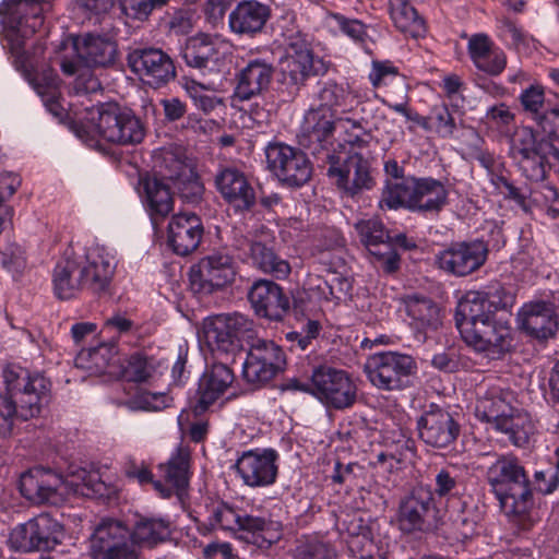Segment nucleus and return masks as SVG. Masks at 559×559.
Wrapping results in <instances>:
<instances>
[{
    "instance_id": "nucleus-1",
    "label": "nucleus",
    "mask_w": 559,
    "mask_h": 559,
    "mask_svg": "<svg viewBox=\"0 0 559 559\" xmlns=\"http://www.w3.org/2000/svg\"><path fill=\"white\" fill-rule=\"evenodd\" d=\"M496 302L481 292L469 290L459 300L455 323L462 340L475 352L499 357L512 347L509 320L497 316Z\"/></svg>"
},
{
    "instance_id": "nucleus-2",
    "label": "nucleus",
    "mask_w": 559,
    "mask_h": 559,
    "mask_svg": "<svg viewBox=\"0 0 559 559\" xmlns=\"http://www.w3.org/2000/svg\"><path fill=\"white\" fill-rule=\"evenodd\" d=\"M117 56L115 40L104 35L86 33L62 40L56 51L55 61L64 75L73 76V93L88 95L102 90L94 69L112 66Z\"/></svg>"
},
{
    "instance_id": "nucleus-3",
    "label": "nucleus",
    "mask_w": 559,
    "mask_h": 559,
    "mask_svg": "<svg viewBox=\"0 0 559 559\" xmlns=\"http://www.w3.org/2000/svg\"><path fill=\"white\" fill-rule=\"evenodd\" d=\"M488 460L486 479L508 516H523L533 506L528 476L520 460L511 454H484Z\"/></svg>"
},
{
    "instance_id": "nucleus-4",
    "label": "nucleus",
    "mask_w": 559,
    "mask_h": 559,
    "mask_svg": "<svg viewBox=\"0 0 559 559\" xmlns=\"http://www.w3.org/2000/svg\"><path fill=\"white\" fill-rule=\"evenodd\" d=\"M209 521L211 526L231 531L237 538L259 548L269 547L282 537L280 521L270 516L241 514L226 503L213 506Z\"/></svg>"
},
{
    "instance_id": "nucleus-5",
    "label": "nucleus",
    "mask_w": 559,
    "mask_h": 559,
    "mask_svg": "<svg viewBox=\"0 0 559 559\" xmlns=\"http://www.w3.org/2000/svg\"><path fill=\"white\" fill-rule=\"evenodd\" d=\"M509 156L527 179L539 181L546 176L548 157L559 159V151L532 127L519 126L509 135Z\"/></svg>"
},
{
    "instance_id": "nucleus-6",
    "label": "nucleus",
    "mask_w": 559,
    "mask_h": 559,
    "mask_svg": "<svg viewBox=\"0 0 559 559\" xmlns=\"http://www.w3.org/2000/svg\"><path fill=\"white\" fill-rule=\"evenodd\" d=\"M5 391L20 406L21 419L27 420L39 415L50 401L51 383L40 372H29L19 366L3 370Z\"/></svg>"
},
{
    "instance_id": "nucleus-7",
    "label": "nucleus",
    "mask_w": 559,
    "mask_h": 559,
    "mask_svg": "<svg viewBox=\"0 0 559 559\" xmlns=\"http://www.w3.org/2000/svg\"><path fill=\"white\" fill-rule=\"evenodd\" d=\"M46 0H3L0 16L10 50L16 57L24 55L25 40L44 23L43 4Z\"/></svg>"
},
{
    "instance_id": "nucleus-8",
    "label": "nucleus",
    "mask_w": 559,
    "mask_h": 559,
    "mask_svg": "<svg viewBox=\"0 0 559 559\" xmlns=\"http://www.w3.org/2000/svg\"><path fill=\"white\" fill-rule=\"evenodd\" d=\"M98 135L114 144H135L143 140L144 129L135 115L116 103L102 104L87 111Z\"/></svg>"
},
{
    "instance_id": "nucleus-9",
    "label": "nucleus",
    "mask_w": 559,
    "mask_h": 559,
    "mask_svg": "<svg viewBox=\"0 0 559 559\" xmlns=\"http://www.w3.org/2000/svg\"><path fill=\"white\" fill-rule=\"evenodd\" d=\"M415 359L399 352H380L370 355L364 371L370 383L379 390H403L411 384V377L416 373Z\"/></svg>"
},
{
    "instance_id": "nucleus-10",
    "label": "nucleus",
    "mask_w": 559,
    "mask_h": 559,
    "mask_svg": "<svg viewBox=\"0 0 559 559\" xmlns=\"http://www.w3.org/2000/svg\"><path fill=\"white\" fill-rule=\"evenodd\" d=\"M253 333V322L241 313L216 314L203 320L199 337L213 353L229 354L241 347V340Z\"/></svg>"
},
{
    "instance_id": "nucleus-11",
    "label": "nucleus",
    "mask_w": 559,
    "mask_h": 559,
    "mask_svg": "<svg viewBox=\"0 0 559 559\" xmlns=\"http://www.w3.org/2000/svg\"><path fill=\"white\" fill-rule=\"evenodd\" d=\"M301 390L309 392L326 407L335 409L350 407L357 396V388L349 374L330 366L314 368L310 383Z\"/></svg>"
},
{
    "instance_id": "nucleus-12",
    "label": "nucleus",
    "mask_w": 559,
    "mask_h": 559,
    "mask_svg": "<svg viewBox=\"0 0 559 559\" xmlns=\"http://www.w3.org/2000/svg\"><path fill=\"white\" fill-rule=\"evenodd\" d=\"M92 559H139L140 550L135 546L131 528L122 521L106 518L95 527L90 537Z\"/></svg>"
},
{
    "instance_id": "nucleus-13",
    "label": "nucleus",
    "mask_w": 559,
    "mask_h": 559,
    "mask_svg": "<svg viewBox=\"0 0 559 559\" xmlns=\"http://www.w3.org/2000/svg\"><path fill=\"white\" fill-rule=\"evenodd\" d=\"M63 537L62 524L50 514L40 513L15 526L9 535L8 543L11 548L23 552L46 551L61 544Z\"/></svg>"
},
{
    "instance_id": "nucleus-14",
    "label": "nucleus",
    "mask_w": 559,
    "mask_h": 559,
    "mask_svg": "<svg viewBox=\"0 0 559 559\" xmlns=\"http://www.w3.org/2000/svg\"><path fill=\"white\" fill-rule=\"evenodd\" d=\"M20 490L23 497L35 504L50 503L61 504L69 496L73 487V480L63 478L50 469L33 468L24 473L20 479Z\"/></svg>"
},
{
    "instance_id": "nucleus-15",
    "label": "nucleus",
    "mask_w": 559,
    "mask_h": 559,
    "mask_svg": "<svg viewBox=\"0 0 559 559\" xmlns=\"http://www.w3.org/2000/svg\"><path fill=\"white\" fill-rule=\"evenodd\" d=\"M437 513L433 492L419 485L401 500L396 522L403 533L425 532L436 525Z\"/></svg>"
},
{
    "instance_id": "nucleus-16",
    "label": "nucleus",
    "mask_w": 559,
    "mask_h": 559,
    "mask_svg": "<svg viewBox=\"0 0 559 559\" xmlns=\"http://www.w3.org/2000/svg\"><path fill=\"white\" fill-rule=\"evenodd\" d=\"M286 358L281 346L272 341L259 340L250 347L242 365V377L251 384H263L282 372Z\"/></svg>"
},
{
    "instance_id": "nucleus-17",
    "label": "nucleus",
    "mask_w": 559,
    "mask_h": 559,
    "mask_svg": "<svg viewBox=\"0 0 559 559\" xmlns=\"http://www.w3.org/2000/svg\"><path fill=\"white\" fill-rule=\"evenodd\" d=\"M154 176L171 182L179 192L190 190L198 198L202 193V185L191 160L171 148H160L153 156Z\"/></svg>"
},
{
    "instance_id": "nucleus-18",
    "label": "nucleus",
    "mask_w": 559,
    "mask_h": 559,
    "mask_svg": "<svg viewBox=\"0 0 559 559\" xmlns=\"http://www.w3.org/2000/svg\"><path fill=\"white\" fill-rule=\"evenodd\" d=\"M267 168L289 186H302L311 177V166L306 155L284 143H270L265 148Z\"/></svg>"
},
{
    "instance_id": "nucleus-19",
    "label": "nucleus",
    "mask_w": 559,
    "mask_h": 559,
    "mask_svg": "<svg viewBox=\"0 0 559 559\" xmlns=\"http://www.w3.org/2000/svg\"><path fill=\"white\" fill-rule=\"evenodd\" d=\"M488 252L487 243L479 239L454 242L436 255V263L447 274L463 277L479 270Z\"/></svg>"
},
{
    "instance_id": "nucleus-20",
    "label": "nucleus",
    "mask_w": 559,
    "mask_h": 559,
    "mask_svg": "<svg viewBox=\"0 0 559 559\" xmlns=\"http://www.w3.org/2000/svg\"><path fill=\"white\" fill-rule=\"evenodd\" d=\"M235 276V262L229 254L223 252H213L190 269L192 287L206 294L231 284Z\"/></svg>"
},
{
    "instance_id": "nucleus-21",
    "label": "nucleus",
    "mask_w": 559,
    "mask_h": 559,
    "mask_svg": "<svg viewBox=\"0 0 559 559\" xmlns=\"http://www.w3.org/2000/svg\"><path fill=\"white\" fill-rule=\"evenodd\" d=\"M128 64L145 84L159 87L176 76L171 58L158 48H136L129 52Z\"/></svg>"
},
{
    "instance_id": "nucleus-22",
    "label": "nucleus",
    "mask_w": 559,
    "mask_h": 559,
    "mask_svg": "<svg viewBox=\"0 0 559 559\" xmlns=\"http://www.w3.org/2000/svg\"><path fill=\"white\" fill-rule=\"evenodd\" d=\"M355 229L361 243L384 272L392 273L397 270L399 255L383 224L379 219H360L355 224Z\"/></svg>"
},
{
    "instance_id": "nucleus-23",
    "label": "nucleus",
    "mask_w": 559,
    "mask_h": 559,
    "mask_svg": "<svg viewBox=\"0 0 559 559\" xmlns=\"http://www.w3.org/2000/svg\"><path fill=\"white\" fill-rule=\"evenodd\" d=\"M277 454L272 449L249 450L236 461L237 474L243 484L255 488L273 484L277 475Z\"/></svg>"
},
{
    "instance_id": "nucleus-24",
    "label": "nucleus",
    "mask_w": 559,
    "mask_h": 559,
    "mask_svg": "<svg viewBox=\"0 0 559 559\" xmlns=\"http://www.w3.org/2000/svg\"><path fill=\"white\" fill-rule=\"evenodd\" d=\"M280 66L284 81L296 90L318 73L312 50L301 37L292 38L287 44Z\"/></svg>"
},
{
    "instance_id": "nucleus-25",
    "label": "nucleus",
    "mask_w": 559,
    "mask_h": 559,
    "mask_svg": "<svg viewBox=\"0 0 559 559\" xmlns=\"http://www.w3.org/2000/svg\"><path fill=\"white\" fill-rule=\"evenodd\" d=\"M85 286L94 293L108 288L117 266L115 254L100 246H92L80 251Z\"/></svg>"
},
{
    "instance_id": "nucleus-26",
    "label": "nucleus",
    "mask_w": 559,
    "mask_h": 559,
    "mask_svg": "<svg viewBox=\"0 0 559 559\" xmlns=\"http://www.w3.org/2000/svg\"><path fill=\"white\" fill-rule=\"evenodd\" d=\"M417 428L420 439L436 448L448 447L460 432V427L452 415L433 404L419 417Z\"/></svg>"
},
{
    "instance_id": "nucleus-27",
    "label": "nucleus",
    "mask_w": 559,
    "mask_h": 559,
    "mask_svg": "<svg viewBox=\"0 0 559 559\" xmlns=\"http://www.w3.org/2000/svg\"><path fill=\"white\" fill-rule=\"evenodd\" d=\"M558 311L554 302L536 299L525 302L518 312L519 326L536 338H548L558 328Z\"/></svg>"
},
{
    "instance_id": "nucleus-28",
    "label": "nucleus",
    "mask_w": 559,
    "mask_h": 559,
    "mask_svg": "<svg viewBox=\"0 0 559 559\" xmlns=\"http://www.w3.org/2000/svg\"><path fill=\"white\" fill-rule=\"evenodd\" d=\"M204 233L201 218L194 213L174 215L167 228V242L178 255H188L195 251Z\"/></svg>"
},
{
    "instance_id": "nucleus-29",
    "label": "nucleus",
    "mask_w": 559,
    "mask_h": 559,
    "mask_svg": "<svg viewBox=\"0 0 559 559\" xmlns=\"http://www.w3.org/2000/svg\"><path fill=\"white\" fill-rule=\"evenodd\" d=\"M248 297L254 312L272 321H281L289 310L288 297L280 285L269 280L257 281Z\"/></svg>"
},
{
    "instance_id": "nucleus-30",
    "label": "nucleus",
    "mask_w": 559,
    "mask_h": 559,
    "mask_svg": "<svg viewBox=\"0 0 559 559\" xmlns=\"http://www.w3.org/2000/svg\"><path fill=\"white\" fill-rule=\"evenodd\" d=\"M215 187L222 198L237 210H249L255 203V192L247 176L235 167H224L215 176Z\"/></svg>"
},
{
    "instance_id": "nucleus-31",
    "label": "nucleus",
    "mask_w": 559,
    "mask_h": 559,
    "mask_svg": "<svg viewBox=\"0 0 559 559\" xmlns=\"http://www.w3.org/2000/svg\"><path fill=\"white\" fill-rule=\"evenodd\" d=\"M234 381L235 374L227 365L217 362L207 368L199 381L195 415L206 412L227 392Z\"/></svg>"
},
{
    "instance_id": "nucleus-32",
    "label": "nucleus",
    "mask_w": 559,
    "mask_h": 559,
    "mask_svg": "<svg viewBox=\"0 0 559 559\" xmlns=\"http://www.w3.org/2000/svg\"><path fill=\"white\" fill-rule=\"evenodd\" d=\"M337 128L336 115L325 107L310 108L304 117L300 129V141L306 146L326 148Z\"/></svg>"
},
{
    "instance_id": "nucleus-33",
    "label": "nucleus",
    "mask_w": 559,
    "mask_h": 559,
    "mask_svg": "<svg viewBox=\"0 0 559 559\" xmlns=\"http://www.w3.org/2000/svg\"><path fill=\"white\" fill-rule=\"evenodd\" d=\"M52 286L59 299H70L86 288L80 251L67 250L52 271Z\"/></svg>"
},
{
    "instance_id": "nucleus-34",
    "label": "nucleus",
    "mask_w": 559,
    "mask_h": 559,
    "mask_svg": "<svg viewBox=\"0 0 559 559\" xmlns=\"http://www.w3.org/2000/svg\"><path fill=\"white\" fill-rule=\"evenodd\" d=\"M406 312L409 326L419 342H425L442 324L440 308L431 299L421 296H408Z\"/></svg>"
},
{
    "instance_id": "nucleus-35",
    "label": "nucleus",
    "mask_w": 559,
    "mask_h": 559,
    "mask_svg": "<svg viewBox=\"0 0 559 559\" xmlns=\"http://www.w3.org/2000/svg\"><path fill=\"white\" fill-rule=\"evenodd\" d=\"M516 406L518 401L513 392L492 386L478 397L475 406V415L493 429L499 424H502L504 418H507Z\"/></svg>"
},
{
    "instance_id": "nucleus-36",
    "label": "nucleus",
    "mask_w": 559,
    "mask_h": 559,
    "mask_svg": "<svg viewBox=\"0 0 559 559\" xmlns=\"http://www.w3.org/2000/svg\"><path fill=\"white\" fill-rule=\"evenodd\" d=\"M159 467L164 473L166 484L156 480L154 489L162 498H169L174 491L181 496L190 478V451L187 448H178L168 462Z\"/></svg>"
},
{
    "instance_id": "nucleus-37",
    "label": "nucleus",
    "mask_w": 559,
    "mask_h": 559,
    "mask_svg": "<svg viewBox=\"0 0 559 559\" xmlns=\"http://www.w3.org/2000/svg\"><path fill=\"white\" fill-rule=\"evenodd\" d=\"M270 15L269 5L257 0H243L229 13L228 23L234 33L252 35L262 31Z\"/></svg>"
},
{
    "instance_id": "nucleus-38",
    "label": "nucleus",
    "mask_w": 559,
    "mask_h": 559,
    "mask_svg": "<svg viewBox=\"0 0 559 559\" xmlns=\"http://www.w3.org/2000/svg\"><path fill=\"white\" fill-rule=\"evenodd\" d=\"M230 44L218 36L201 34L192 38L187 46L183 58L188 66L206 68L210 62H217L229 53Z\"/></svg>"
},
{
    "instance_id": "nucleus-39",
    "label": "nucleus",
    "mask_w": 559,
    "mask_h": 559,
    "mask_svg": "<svg viewBox=\"0 0 559 559\" xmlns=\"http://www.w3.org/2000/svg\"><path fill=\"white\" fill-rule=\"evenodd\" d=\"M329 175L335 178L340 188L350 194H355L361 189H369L372 185L369 164L359 154L350 155L343 167H331Z\"/></svg>"
},
{
    "instance_id": "nucleus-40",
    "label": "nucleus",
    "mask_w": 559,
    "mask_h": 559,
    "mask_svg": "<svg viewBox=\"0 0 559 559\" xmlns=\"http://www.w3.org/2000/svg\"><path fill=\"white\" fill-rule=\"evenodd\" d=\"M273 76V67L263 59L250 60L238 73L236 94L240 99H250L265 91Z\"/></svg>"
},
{
    "instance_id": "nucleus-41",
    "label": "nucleus",
    "mask_w": 559,
    "mask_h": 559,
    "mask_svg": "<svg viewBox=\"0 0 559 559\" xmlns=\"http://www.w3.org/2000/svg\"><path fill=\"white\" fill-rule=\"evenodd\" d=\"M237 248L243 251V254L264 273L283 278L290 272L289 264L285 260L280 259L273 249L267 247L266 242L262 240L243 239L237 245Z\"/></svg>"
},
{
    "instance_id": "nucleus-42",
    "label": "nucleus",
    "mask_w": 559,
    "mask_h": 559,
    "mask_svg": "<svg viewBox=\"0 0 559 559\" xmlns=\"http://www.w3.org/2000/svg\"><path fill=\"white\" fill-rule=\"evenodd\" d=\"M448 190L442 182L432 178L415 180L413 211L438 213L448 201Z\"/></svg>"
},
{
    "instance_id": "nucleus-43",
    "label": "nucleus",
    "mask_w": 559,
    "mask_h": 559,
    "mask_svg": "<svg viewBox=\"0 0 559 559\" xmlns=\"http://www.w3.org/2000/svg\"><path fill=\"white\" fill-rule=\"evenodd\" d=\"M74 362L92 376H110V370L119 362V355L115 344H102L96 348L82 349Z\"/></svg>"
},
{
    "instance_id": "nucleus-44",
    "label": "nucleus",
    "mask_w": 559,
    "mask_h": 559,
    "mask_svg": "<svg viewBox=\"0 0 559 559\" xmlns=\"http://www.w3.org/2000/svg\"><path fill=\"white\" fill-rule=\"evenodd\" d=\"M344 247V239L334 228H324L316 237L312 254L326 266V270H335L344 264L340 255Z\"/></svg>"
},
{
    "instance_id": "nucleus-45",
    "label": "nucleus",
    "mask_w": 559,
    "mask_h": 559,
    "mask_svg": "<svg viewBox=\"0 0 559 559\" xmlns=\"http://www.w3.org/2000/svg\"><path fill=\"white\" fill-rule=\"evenodd\" d=\"M318 99L320 102L318 107H325L335 115L338 110L342 114L350 112L359 103L354 92L332 81L323 83L318 93Z\"/></svg>"
},
{
    "instance_id": "nucleus-46",
    "label": "nucleus",
    "mask_w": 559,
    "mask_h": 559,
    "mask_svg": "<svg viewBox=\"0 0 559 559\" xmlns=\"http://www.w3.org/2000/svg\"><path fill=\"white\" fill-rule=\"evenodd\" d=\"M493 430L504 433L515 447H523L528 443L534 435L535 427L531 416L516 406L513 412L504 418Z\"/></svg>"
},
{
    "instance_id": "nucleus-47",
    "label": "nucleus",
    "mask_w": 559,
    "mask_h": 559,
    "mask_svg": "<svg viewBox=\"0 0 559 559\" xmlns=\"http://www.w3.org/2000/svg\"><path fill=\"white\" fill-rule=\"evenodd\" d=\"M390 15L395 27L405 35L414 38L425 35V22L407 0H391Z\"/></svg>"
},
{
    "instance_id": "nucleus-48",
    "label": "nucleus",
    "mask_w": 559,
    "mask_h": 559,
    "mask_svg": "<svg viewBox=\"0 0 559 559\" xmlns=\"http://www.w3.org/2000/svg\"><path fill=\"white\" fill-rule=\"evenodd\" d=\"M145 198L152 216L165 217L174 209L170 187L164 179L147 178L144 182Z\"/></svg>"
},
{
    "instance_id": "nucleus-49",
    "label": "nucleus",
    "mask_w": 559,
    "mask_h": 559,
    "mask_svg": "<svg viewBox=\"0 0 559 559\" xmlns=\"http://www.w3.org/2000/svg\"><path fill=\"white\" fill-rule=\"evenodd\" d=\"M415 178H405L401 181H388L380 200L381 209L396 210L406 207L413 211Z\"/></svg>"
},
{
    "instance_id": "nucleus-50",
    "label": "nucleus",
    "mask_w": 559,
    "mask_h": 559,
    "mask_svg": "<svg viewBox=\"0 0 559 559\" xmlns=\"http://www.w3.org/2000/svg\"><path fill=\"white\" fill-rule=\"evenodd\" d=\"M417 124L426 131L437 133L443 139L452 138L456 123L445 104L433 105L427 116L415 117Z\"/></svg>"
},
{
    "instance_id": "nucleus-51",
    "label": "nucleus",
    "mask_w": 559,
    "mask_h": 559,
    "mask_svg": "<svg viewBox=\"0 0 559 559\" xmlns=\"http://www.w3.org/2000/svg\"><path fill=\"white\" fill-rule=\"evenodd\" d=\"M132 538L140 550L141 546H154L169 535L168 523L162 519L141 518L131 530Z\"/></svg>"
},
{
    "instance_id": "nucleus-52",
    "label": "nucleus",
    "mask_w": 559,
    "mask_h": 559,
    "mask_svg": "<svg viewBox=\"0 0 559 559\" xmlns=\"http://www.w3.org/2000/svg\"><path fill=\"white\" fill-rule=\"evenodd\" d=\"M346 544L350 555L357 559H384L370 537L369 530L359 523H352L347 528Z\"/></svg>"
},
{
    "instance_id": "nucleus-53",
    "label": "nucleus",
    "mask_w": 559,
    "mask_h": 559,
    "mask_svg": "<svg viewBox=\"0 0 559 559\" xmlns=\"http://www.w3.org/2000/svg\"><path fill=\"white\" fill-rule=\"evenodd\" d=\"M153 368L147 359L139 354L121 360L110 370L111 377H119L130 382H144L152 377Z\"/></svg>"
},
{
    "instance_id": "nucleus-54",
    "label": "nucleus",
    "mask_w": 559,
    "mask_h": 559,
    "mask_svg": "<svg viewBox=\"0 0 559 559\" xmlns=\"http://www.w3.org/2000/svg\"><path fill=\"white\" fill-rule=\"evenodd\" d=\"M182 87L195 108L204 114H210L218 106L224 105L223 99L209 85L201 84L193 79L185 78Z\"/></svg>"
},
{
    "instance_id": "nucleus-55",
    "label": "nucleus",
    "mask_w": 559,
    "mask_h": 559,
    "mask_svg": "<svg viewBox=\"0 0 559 559\" xmlns=\"http://www.w3.org/2000/svg\"><path fill=\"white\" fill-rule=\"evenodd\" d=\"M519 99L523 110L530 115L535 122L537 118L543 116L544 112L552 106L550 100L546 98L543 85L538 83H533L524 88Z\"/></svg>"
},
{
    "instance_id": "nucleus-56",
    "label": "nucleus",
    "mask_w": 559,
    "mask_h": 559,
    "mask_svg": "<svg viewBox=\"0 0 559 559\" xmlns=\"http://www.w3.org/2000/svg\"><path fill=\"white\" fill-rule=\"evenodd\" d=\"M171 399L165 393L138 392L128 400H118L117 405H123L130 411L158 412L169 406Z\"/></svg>"
},
{
    "instance_id": "nucleus-57",
    "label": "nucleus",
    "mask_w": 559,
    "mask_h": 559,
    "mask_svg": "<svg viewBox=\"0 0 559 559\" xmlns=\"http://www.w3.org/2000/svg\"><path fill=\"white\" fill-rule=\"evenodd\" d=\"M68 479L73 480V487L79 489L71 490V495H93L102 497L108 493L105 480L100 478L99 473L96 471L86 472L82 469L76 475H73Z\"/></svg>"
},
{
    "instance_id": "nucleus-58",
    "label": "nucleus",
    "mask_w": 559,
    "mask_h": 559,
    "mask_svg": "<svg viewBox=\"0 0 559 559\" xmlns=\"http://www.w3.org/2000/svg\"><path fill=\"white\" fill-rule=\"evenodd\" d=\"M326 23L335 33H341L357 43H364L368 36L367 28L360 21L347 19L342 14H330Z\"/></svg>"
},
{
    "instance_id": "nucleus-59",
    "label": "nucleus",
    "mask_w": 559,
    "mask_h": 559,
    "mask_svg": "<svg viewBox=\"0 0 559 559\" xmlns=\"http://www.w3.org/2000/svg\"><path fill=\"white\" fill-rule=\"evenodd\" d=\"M496 33L503 43L513 48L526 46L528 41V35L524 29L516 21L508 16H500L496 20Z\"/></svg>"
},
{
    "instance_id": "nucleus-60",
    "label": "nucleus",
    "mask_w": 559,
    "mask_h": 559,
    "mask_svg": "<svg viewBox=\"0 0 559 559\" xmlns=\"http://www.w3.org/2000/svg\"><path fill=\"white\" fill-rule=\"evenodd\" d=\"M336 131L344 134V142L357 147L365 146L370 138L362 121L349 117H337Z\"/></svg>"
},
{
    "instance_id": "nucleus-61",
    "label": "nucleus",
    "mask_w": 559,
    "mask_h": 559,
    "mask_svg": "<svg viewBox=\"0 0 559 559\" xmlns=\"http://www.w3.org/2000/svg\"><path fill=\"white\" fill-rule=\"evenodd\" d=\"M16 418H21L20 406L5 392L0 396V436L7 437L12 432Z\"/></svg>"
},
{
    "instance_id": "nucleus-62",
    "label": "nucleus",
    "mask_w": 559,
    "mask_h": 559,
    "mask_svg": "<svg viewBox=\"0 0 559 559\" xmlns=\"http://www.w3.org/2000/svg\"><path fill=\"white\" fill-rule=\"evenodd\" d=\"M536 124L549 142L559 140V106H551L546 110L543 116L537 118Z\"/></svg>"
},
{
    "instance_id": "nucleus-63",
    "label": "nucleus",
    "mask_w": 559,
    "mask_h": 559,
    "mask_svg": "<svg viewBox=\"0 0 559 559\" xmlns=\"http://www.w3.org/2000/svg\"><path fill=\"white\" fill-rule=\"evenodd\" d=\"M1 264L9 272L20 273L26 266V258L23 249L19 246H10L0 254Z\"/></svg>"
},
{
    "instance_id": "nucleus-64",
    "label": "nucleus",
    "mask_w": 559,
    "mask_h": 559,
    "mask_svg": "<svg viewBox=\"0 0 559 559\" xmlns=\"http://www.w3.org/2000/svg\"><path fill=\"white\" fill-rule=\"evenodd\" d=\"M300 559H336V551L322 542L309 543L298 548Z\"/></svg>"
}]
</instances>
